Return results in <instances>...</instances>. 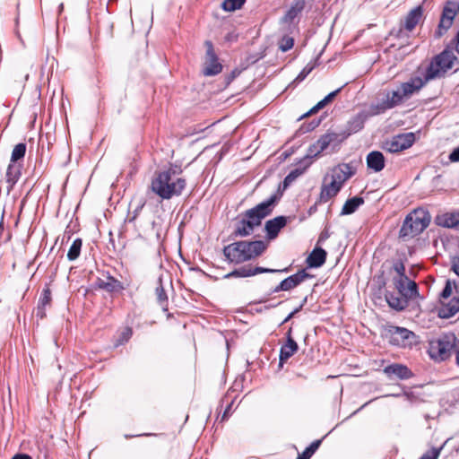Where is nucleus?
Listing matches in <instances>:
<instances>
[{"label":"nucleus","instance_id":"obj_3","mask_svg":"<svg viewBox=\"0 0 459 459\" xmlns=\"http://www.w3.org/2000/svg\"><path fill=\"white\" fill-rule=\"evenodd\" d=\"M266 249V244L262 240L236 241L223 248V255L232 264H242L256 258Z\"/></svg>","mask_w":459,"mask_h":459},{"label":"nucleus","instance_id":"obj_41","mask_svg":"<svg viewBox=\"0 0 459 459\" xmlns=\"http://www.w3.org/2000/svg\"><path fill=\"white\" fill-rule=\"evenodd\" d=\"M302 174V171L299 169H296L290 171L283 180L284 188L290 185L296 178H298Z\"/></svg>","mask_w":459,"mask_h":459},{"label":"nucleus","instance_id":"obj_38","mask_svg":"<svg viewBox=\"0 0 459 459\" xmlns=\"http://www.w3.org/2000/svg\"><path fill=\"white\" fill-rule=\"evenodd\" d=\"M321 444V440H316L311 443V445L305 449V451L298 456L297 459H309L313 454L318 449Z\"/></svg>","mask_w":459,"mask_h":459},{"label":"nucleus","instance_id":"obj_15","mask_svg":"<svg viewBox=\"0 0 459 459\" xmlns=\"http://www.w3.org/2000/svg\"><path fill=\"white\" fill-rule=\"evenodd\" d=\"M404 100L399 88L388 91L382 101L377 105L378 112L394 108L403 103Z\"/></svg>","mask_w":459,"mask_h":459},{"label":"nucleus","instance_id":"obj_55","mask_svg":"<svg viewBox=\"0 0 459 459\" xmlns=\"http://www.w3.org/2000/svg\"><path fill=\"white\" fill-rule=\"evenodd\" d=\"M329 238V233L327 231H323L318 238V242H323Z\"/></svg>","mask_w":459,"mask_h":459},{"label":"nucleus","instance_id":"obj_43","mask_svg":"<svg viewBox=\"0 0 459 459\" xmlns=\"http://www.w3.org/2000/svg\"><path fill=\"white\" fill-rule=\"evenodd\" d=\"M443 447H444V445L438 448L433 447L431 450L423 454L420 458L421 459H437Z\"/></svg>","mask_w":459,"mask_h":459},{"label":"nucleus","instance_id":"obj_57","mask_svg":"<svg viewBox=\"0 0 459 459\" xmlns=\"http://www.w3.org/2000/svg\"><path fill=\"white\" fill-rule=\"evenodd\" d=\"M12 459H32L30 455L25 454H17Z\"/></svg>","mask_w":459,"mask_h":459},{"label":"nucleus","instance_id":"obj_61","mask_svg":"<svg viewBox=\"0 0 459 459\" xmlns=\"http://www.w3.org/2000/svg\"><path fill=\"white\" fill-rule=\"evenodd\" d=\"M230 405H229L228 408L225 410L224 414L222 416V420H224L226 418V416H227L228 412L230 411Z\"/></svg>","mask_w":459,"mask_h":459},{"label":"nucleus","instance_id":"obj_5","mask_svg":"<svg viewBox=\"0 0 459 459\" xmlns=\"http://www.w3.org/2000/svg\"><path fill=\"white\" fill-rule=\"evenodd\" d=\"M431 220L429 212L418 208L410 212L404 219L400 230L401 238H413L420 235L429 225Z\"/></svg>","mask_w":459,"mask_h":459},{"label":"nucleus","instance_id":"obj_60","mask_svg":"<svg viewBox=\"0 0 459 459\" xmlns=\"http://www.w3.org/2000/svg\"><path fill=\"white\" fill-rule=\"evenodd\" d=\"M291 333H292V329L290 328L289 331L286 333V339L287 340H289L290 337H292Z\"/></svg>","mask_w":459,"mask_h":459},{"label":"nucleus","instance_id":"obj_50","mask_svg":"<svg viewBox=\"0 0 459 459\" xmlns=\"http://www.w3.org/2000/svg\"><path fill=\"white\" fill-rule=\"evenodd\" d=\"M238 38V34L235 33V31H230V32H228L227 35L225 36V41L228 42V43H232V42H235Z\"/></svg>","mask_w":459,"mask_h":459},{"label":"nucleus","instance_id":"obj_54","mask_svg":"<svg viewBox=\"0 0 459 459\" xmlns=\"http://www.w3.org/2000/svg\"><path fill=\"white\" fill-rule=\"evenodd\" d=\"M321 120L320 119H314L313 121H311V123L308 125L307 128V131H312L314 130L316 127H317L320 124Z\"/></svg>","mask_w":459,"mask_h":459},{"label":"nucleus","instance_id":"obj_28","mask_svg":"<svg viewBox=\"0 0 459 459\" xmlns=\"http://www.w3.org/2000/svg\"><path fill=\"white\" fill-rule=\"evenodd\" d=\"M385 299L392 308H394L398 311L404 309L408 303V299H406L404 297H399L389 292L385 294Z\"/></svg>","mask_w":459,"mask_h":459},{"label":"nucleus","instance_id":"obj_14","mask_svg":"<svg viewBox=\"0 0 459 459\" xmlns=\"http://www.w3.org/2000/svg\"><path fill=\"white\" fill-rule=\"evenodd\" d=\"M356 173L355 168L349 163H341L331 170V179L343 186V184Z\"/></svg>","mask_w":459,"mask_h":459},{"label":"nucleus","instance_id":"obj_18","mask_svg":"<svg viewBox=\"0 0 459 459\" xmlns=\"http://www.w3.org/2000/svg\"><path fill=\"white\" fill-rule=\"evenodd\" d=\"M384 373L390 378L409 379L412 377L411 371L405 365L394 363L384 368Z\"/></svg>","mask_w":459,"mask_h":459},{"label":"nucleus","instance_id":"obj_42","mask_svg":"<svg viewBox=\"0 0 459 459\" xmlns=\"http://www.w3.org/2000/svg\"><path fill=\"white\" fill-rule=\"evenodd\" d=\"M159 283H160L159 286L156 288V295H157L159 303L161 306H164L165 304H167L168 297L166 295L164 288L161 285L160 281H159Z\"/></svg>","mask_w":459,"mask_h":459},{"label":"nucleus","instance_id":"obj_21","mask_svg":"<svg viewBox=\"0 0 459 459\" xmlns=\"http://www.w3.org/2000/svg\"><path fill=\"white\" fill-rule=\"evenodd\" d=\"M424 9L422 4H419L411 10L404 19V29H414L416 26L420 24L423 20Z\"/></svg>","mask_w":459,"mask_h":459},{"label":"nucleus","instance_id":"obj_56","mask_svg":"<svg viewBox=\"0 0 459 459\" xmlns=\"http://www.w3.org/2000/svg\"><path fill=\"white\" fill-rule=\"evenodd\" d=\"M45 309L46 308H42L39 311V305H38V307H37V316H39L40 318H44L46 316Z\"/></svg>","mask_w":459,"mask_h":459},{"label":"nucleus","instance_id":"obj_62","mask_svg":"<svg viewBox=\"0 0 459 459\" xmlns=\"http://www.w3.org/2000/svg\"><path fill=\"white\" fill-rule=\"evenodd\" d=\"M314 211H316V206L311 207V208L309 209V213H312Z\"/></svg>","mask_w":459,"mask_h":459},{"label":"nucleus","instance_id":"obj_8","mask_svg":"<svg viewBox=\"0 0 459 459\" xmlns=\"http://www.w3.org/2000/svg\"><path fill=\"white\" fill-rule=\"evenodd\" d=\"M415 142L413 133L399 134L384 143V149L391 153L403 152L410 148Z\"/></svg>","mask_w":459,"mask_h":459},{"label":"nucleus","instance_id":"obj_12","mask_svg":"<svg viewBox=\"0 0 459 459\" xmlns=\"http://www.w3.org/2000/svg\"><path fill=\"white\" fill-rule=\"evenodd\" d=\"M280 272H288V268H285L283 270H275V269H268L264 268L261 266H251V265H245L241 266L238 269H235L234 271L229 273L225 275V278H231V277H251L255 276L259 273H280Z\"/></svg>","mask_w":459,"mask_h":459},{"label":"nucleus","instance_id":"obj_6","mask_svg":"<svg viewBox=\"0 0 459 459\" xmlns=\"http://www.w3.org/2000/svg\"><path fill=\"white\" fill-rule=\"evenodd\" d=\"M455 61L456 57L453 50L448 48L444 49L431 61L427 70V78L434 79L442 76L447 70L454 66Z\"/></svg>","mask_w":459,"mask_h":459},{"label":"nucleus","instance_id":"obj_4","mask_svg":"<svg viewBox=\"0 0 459 459\" xmlns=\"http://www.w3.org/2000/svg\"><path fill=\"white\" fill-rule=\"evenodd\" d=\"M459 339L453 333H446L429 341V355L435 361L441 362L448 359L453 353Z\"/></svg>","mask_w":459,"mask_h":459},{"label":"nucleus","instance_id":"obj_32","mask_svg":"<svg viewBox=\"0 0 459 459\" xmlns=\"http://www.w3.org/2000/svg\"><path fill=\"white\" fill-rule=\"evenodd\" d=\"M21 176V170L18 166L15 164H9L6 170V181L10 184V186H13L19 179Z\"/></svg>","mask_w":459,"mask_h":459},{"label":"nucleus","instance_id":"obj_26","mask_svg":"<svg viewBox=\"0 0 459 459\" xmlns=\"http://www.w3.org/2000/svg\"><path fill=\"white\" fill-rule=\"evenodd\" d=\"M342 188L340 185L331 179L329 184L324 185L321 188L319 201L321 203H326L331 198L334 197Z\"/></svg>","mask_w":459,"mask_h":459},{"label":"nucleus","instance_id":"obj_36","mask_svg":"<svg viewBox=\"0 0 459 459\" xmlns=\"http://www.w3.org/2000/svg\"><path fill=\"white\" fill-rule=\"evenodd\" d=\"M245 2L246 0H224L221 4V7L227 12H232L240 9Z\"/></svg>","mask_w":459,"mask_h":459},{"label":"nucleus","instance_id":"obj_51","mask_svg":"<svg viewBox=\"0 0 459 459\" xmlns=\"http://www.w3.org/2000/svg\"><path fill=\"white\" fill-rule=\"evenodd\" d=\"M449 159L453 162L459 161V146L453 150V152L449 154Z\"/></svg>","mask_w":459,"mask_h":459},{"label":"nucleus","instance_id":"obj_19","mask_svg":"<svg viewBox=\"0 0 459 459\" xmlns=\"http://www.w3.org/2000/svg\"><path fill=\"white\" fill-rule=\"evenodd\" d=\"M437 226L447 229H459V212H445L435 218Z\"/></svg>","mask_w":459,"mask_h":459},{"label":"nucleus","instance_id":"obj_39","mask_svg":"<svg viewBox=\"0 0 459 459\" xmlns=\"http://www.w3.org/2000/svg\"><path fill=\"white\" fill-rule=\"evenodd\" d=\"M51 303V290L49 288H46L43 290L41 296L39 299L38 305H39V310L42 308H46L47 306H49Z\"/></svg>","mask_w":459,"mask_h":459},{"label":"nucleus","instance_id":"obj_45","mask_svg":"<svg viewBox=\"0 0 459 459\" xmlns=\"http://www.w3.org/2000/svg\"><path fill=\"white\" fill-rule=\"evenodd\" d=\"M132 334H133L132 329L130 327H126L121 333V335L119 338V342L123 343L125 342H127L132 337Z\"/></svg>","mask_w":459,"mask_h":459},{"label":"nucleus","instance_id":"obj_40","mask_svg":"<svg viewBox=\"0 0 459 459\" xmlns=\"http://www.w3.org/2000/svg\"><path fill=\"white\" fill-rule=\"evenodd\" d=\"M316 66V60L309 62L298 74L295 81L296 82H302L305 80V78L314 70V68Z\"/></svg>","mask_w":459,"mask_h":459},{"label":"nucleus","instance_id":"obj_27","mask_svg":"<svg viewBox=\"0 0 459 459\" xmlns=\"http://www.w3.org/2000/svg\"><path fill=\"white\" fill-rule=\"evenodd\" d=\"M364 204V199L359 196H354L352 198L348 199L342 206L341 214L342 215H349L353 212Z\"/></svg>","mask_w":459,"mask_h":459},{"label":"nucleus","instance_id":"obj_52","mask_svg":"<svg viewBox=\"0 0 459 459\" xmlns=\"http://www.w3.org/2000/svg\"><path fill=\"white\" fill-rule=\"evenodd\" d=\"M264 57V54L263 53H257L254 56H251L247 58V62L249 64H255V62H257L258 60H260L261 58Z\"/></svg>","mask_w":459,"mask_h":459},{"label":"nucleus","instance_id":"obj_20","mask_svg":"<svg viewBox=\"0 0 459 459\" xmlns=\"http://www.w3.org/2000/svg\"><path fill=\"white\" fill-rule=\"evenodd\" d=\"M287 224V217L278 216L265 222L264 230L269 239L275 238L280 230Z\"/></svg>","mask_w":459,"mask_h":459},{"label":"nucleus","instance_id":"obj_22","mask_svg":"<svg viewBox=\"0 0 459 459\" xmlns=\"http://www.w3.org/2000/svg\"><path fill=\"white\" fill-rule=\"evenodd\" d=\"M423 81L419 78H412L406 82H403L398 88L401 91V94L405 100L411 98L415 92L420 91L423 86Z\"/></svg>","mask_w":459,"mask_h":459},{"label":"nucleus","instance_id":"obj_53","mask_svg":"<svg viewBox=\"0 0 459 459\" xmlns=\"http://www.w3.org/2000/svg\"><path fill=\"white\" fill-rule=\"evenodd\" d=\"M407 31L408 30H391L390 33H389V37H396V38H399L401 37L402 35H406L407 34Z\"/></svg>","mask_w":459,"mask_h":459},{"label":"nucleus","instance_id":"obj_58","mask_svg":"<svg viewBox=\"0 0 459 459\" xmlns=\"http://www.w3.org/2000/svg\"><path fill=\"white\" fill-rule=\"evenodd\" d=\"M298 311H299V308L295 309L293 312L289 314L288 316L283 320L282 324L288 322Z\"/></svg>","mask_w":459,"mask_h":459},{"label":"nucleus","instance_id":"obj_48","mask_svg":"<svg viewBox=\"0 0 459 459\" xmlns=\"http://www.w3.org/2000/svg\"><path fill=\"white\" fill-rule=\"evenodd\" d=\"M342 88H339L337 89L336 91H333L332 92H330L328 95H326L323 100L325 101V103L327 105L328 103H330L331 101H333V100L336 97V95L341 91Z\"/></svg>","mask_w":459,"mask_h":459},{"label":"nucleus","instance_id":"obj_7","mask_svg":"<svg viewBox=\"0 0 459 459\" xmlns=\"http://www.w3.org/2000/svg\"><path fill=\"white\" fill-rule=\"evenodd\" d=\"M206 48L203 74L205 76H213L222 71V65L219 62L213 44L211 40L204 42Z\"/></svg>","mask_w":459,"mask_h":459},{"label":"nucleus","instance_id":"obj_10","mask_svg":"<svg viewBox=\"0 0 459 459\" xmlns=\"http://www.w3.org/2000/svg\"><path fill=\"white\" fill-rule=\"evenodd\" d=\"M390 342L396 346L406 347L411 345L415 334L404 327L390 325L387 329Z\"/></svg>","mask_w":459,"mask_h":459},{"label":"nucleus","instance_id":"obj_37","mask_svg":"<svg viewBox=\"0 0 459 459\" xmlns=\"http://www.w3.org/2000/svg\"><path fill=\"white\" fill-rule=\"evenodd\" d=\"M394 271L396 273V276L394 280L407 281L408 276L405 274V266L402 261H397L393 265Z\"/></svg>","mask_w":459,"mask_h":459},{"label":"nucleus","instance_id":"obj_24","mask_svg":"<svg viewBox=\"0 0 459 459\" xmlns=\"http://www.w3.org/2000/svg\"><path fill=\"white\" fill-rule=\"evenodd\" d=\"M367 166L375 172H379L385 168V157L381 152L373 151L367 155Z\"/></svg>","mask_w":459,"mask_h":459},{"label":"nucleus","instance_id":"obj_25","mask_svg":"<svg viewBox=\"0 0 459 459\" xmlns=\"http://www.w3.org/2000/svg\"><path fill=\"white\" fill-rule=\"evenodd\" d=\"M299 350L298 343L294 341L293 337H290L289 340L281 347L280 351V366L287 361L291 356H293Z\"/></svg>","mask_w":459,"mask_h":459},{"label":"nucleus","instance_id":"obj_33","mask_svg":"<svg viewBox=\"0 0 459 459\" xmlns=\"http://www.w3.org/2000/svg\"><path fill=\"white\" fill-rule=\"evenodd\" d=\"M82 246V241L81 238H76L74 240L67 253V258L69 261H74L79 257Z\"/></svg>","mask_w":459,"mask_h":459},{"label":"nucleus","instance_id":"obj_47","mask_svg":"<svg viewBox=\"0 0 459 459\" xmlns=\"http://www.w3.org/2000/svg\"><path fill=\"white\" fill-rule=\"evenodd\" d=\"M326 104L325 103V101L322 100H320L315 107H313L307 113H306L304 115V117L306 116H309L311 114H314L316 112H317L319 109L323 108L324 107H325Z\"/></svg>","mask_w":459,"mask_h":459},{"label":"nucleus","instance_id":"obj_23","mask_svg":"<svg viewBox=\"0 0 459 459\" xmlns=\"http://www.w3.org/2000/svg\"><path fill=\"white\" fill-rule=\"evenodd\" d=\"M327 253L321 247H315L306 259V263L310 268L321 267L326 260Z\"/></svg>","mask_w":459,"mask_h":459},{"label":"nucleus","instance_id":"obj_30","mask_svg":"<svg viewBox=\"0 0 459 459\" xmlns=\"http://www.w3.org/2000/svg\"><path fill=\"white\" fill-rule=\"evenodd\" d=\"M338 140V134L333 132H329L322 135L317 141L316 143L319 147V151L324 152L326 150L329 145L336 142Z\"/></svg>","mask_w":459,"mask_h":459},{"label":"nucleus","instance_id":"obj_9","mask_svg":"<svg viewBox=\"0 0 459 459\" xmlns=\"http://www.w3.org/2000/svg\"><path fill=\"white\" fill-rule=\"evenodd\" d=\"M305 7L306 0H293L284 15L281 18V24L288 28L298 26Z\"/></svg>","mask_w":459,"mask_h":459},{"label":"nucleus","instance_id":"obj_64","mask_svg":"<svg viewBox=\"0 0 459 459\" xmlns=\"http://www.w3.org/2000/svg\"><path fill=\"white\" fill-rule=\"evenodd\" d=\"M15 25H16V26H19L18 19H16V21H15Z\"/></svg>","mask_w":459,"mask_h":459},{"label":"nucleus","instance_id":"obj_49","mask_svg":"<svg viewBox=\"0 0 459 459\" xmlns=\"http://www.w3.org/2000/svg\"><path fill=\"white\" fill-rule=\"evenodd\" d=\"M452 271L457 275L459 276V257L458 256H454L452 257Z\"/></svg>","mask_w":459,"mask_h":459},{"label":"nucleus","instance_id":"obj_13","mask_svg":"<svg viewBox=\"0 0 459 459\" xmlns=\"http://www.w3.org/2000/svg\"><path fill=\"white\" fill-rule=\"evenodd\" d=\"M312 275L307 273L305 269H302L299 271L297 273L292 274L283 281L280 282V284L273 290V292H280V291H288L294 288H296L298 285H299L301 282H303L306 279L311 278Z\"/></svg>","mask_w":459,"mask_h":459},{"label":"nucleus","instance_id":"obj_2","mask_svg":"<svg viewBox=\"0 0 459 459\" xmlns=\"http://www.w3.org/2000/svg\"><path fill=\"white\" fill-rule=\"evenodd\" d=\"M186 186V178L180 176V171L172 168L155 172L152 182L151 190L163 200H169L174 196H179Z\"/></svg>","mask_w":459,"mask_h":459},{"label":"nucleus","instance_id":"obj_35","mask_svg":"<svg viewBox=\"0 0 459 459\" xmlns=\"http://www.w3.org/2000/svg\"><path fill=\"white\" fill-rule=\"evenodd\" d=\"M294 46V38L290 35H284L278 40V48L281 52H287Z\"/></svg>","mask_w":459,"mask_h":459},{"label":"nucleus","instance_id":"obj_11","mask_svg":"<svg viewBox=\"0 0 459 459\" xmlns=\"http://www.w3.org/2000/svg\"><path fill=\"white\" fill-rule=\"evenodd\" d=\"M459 13V0H449L444 4L437 29H450Z\"/></svg>","mask_w":459,"mask_h":459},{"label":"nucleus","instance_id":"obj_17","mask_svg":"<svg viewBox=\"0 0 459 459\" xmlns=\"http://www.w3.org/2000/svg\"><path fill=\"white\" fill-rule=\"evenodd\" d=\"M94 285L96 288L104 290L109 293L119 292L124 290L122 282L109 274L105 278H97Z\"/></svg>","mask_w":459,"mask_h":459},{"label":"nucleus","instance_id":"obj_31","mask_svg":"<svg viewBox=\"0 0 459 459\" xmlns=\"http://www.w3.org/2000/svg\"><path fill=\"white\" fill-rule=\"evenodd\" d=\"M459 311V296L452 299L447 305L442 308V316L450 317Z\"/></svg>","mask_w":459,"mask_h":459},{"label":"nucleus","instance_id":"obj_29","mask_svg":"<svg viewBox=\"0 0 459 459\" xmlns=\"http://www.w3.org/2000/svg\"><path fill=\"white\" fill-rule=\"evenodd\" d=\"M365 124V116L362 114H358L354 117H352L347 125L348 134H355L360 131L364 127Z\"/></svg>","mask_w":459,"mask_h":459},{"label":"nucleus","instance_id":"obj_63","mask_svg":"<svg viewBox=\"0 0 459 459\" xmlns=\"http://www.w3.org/2000/svg\"><path fill=\"white\" fill-rule=\"evenodd\" d=\"M442 36L441 30H437V37L439 38Z\"/></svg>","mask_w":459,"mask_h":459},{"label":"nucleus","instance_id":"obj_34","mask_svg":"<svg viewBox=\"0 0 459 459\" xmlns=\"http://www.w3.org/2000/svg\"><path fill=\"white\" fill-rule=\"evenodd\" d=\"M26 153V144L23 143H20L16 144L12 152L11 155V162L15 163L18 160H22Z\"/></svg>","mask_w":459,"mask_h":459},{"label":"nucleus","instance_id":"obj_16","mask_svg":"<svg viewBox=\"0 0 459 459\" xmlns=\"http://www.w3.org/2000/svg\"><path fill=\"white\" fill-rule=\"evenodd\" d=\"M394 284L399 294L406 299H414L419 296L416 282L409 278H407V281L394 280Z\"/></svg>","mask_w":459,"mask_h":459},{"label":"nucleus","instance_id":"obj_59","mask_svg":"<svg viewBox=\"0 0 459 459\" xmlns=\"http://www.w3.org/2000/svg\"><path fill=\"white\" fill-rule=\"evenodd\" d=\"M456 40H457V42H456L455 49L459 53V30H458V33L456 36Z\"/></svg>","mask_w":459,"mask_h":459},{"label":"nucleus","instance_id":"obj_46","mask_svg":"<svg viewBox=\"0 0 459 459\" xmlns=\"http://www.w3.org/2000/svg\"><path fill=\"white\" fill-rule=\"evenodd\" d=\"M452 294V286L450 281H446V286L441 292L442 299H448Z\"/></svg>","mask_w":459,"mask_h":459},{"label":"nucleus","instance_id":"obj_44","mask_svg":"<svg viewBox=\"0 0 459 459\" xmlns=\"http://www.w3.org/2000/svg\"><path fill=\"white\" fill-rule=\"evenodd\" d=\"M321 152H323L319 151V147L316 142L315 143H313L309 146L306 156L307 158H314V157H317Z\"/></svg>","mask_w":459,"mask_h":459},{"label":"nucleus","instance_id":"obj_1","mask_svg":"<svg viewBox=\"0 0 459 459\" xmlns=\"http://www.w3.org/2000/svg\"><path fill=\"white\" fill-rule=\"evenodd\" d=\"M277 202L278 197L273 195L256 206L247 210L241 219L236 222L232 236L244 238L251 235L255 229L261 225L262 221L272 213Z\"/></svg>","mask_w":459,"mask_h":459}]
</instances>
